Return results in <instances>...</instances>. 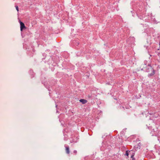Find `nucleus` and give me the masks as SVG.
<instances>
[{
  "mask_svg": "<svg viewBox=\"0 0 160 160\" xmlns=\"http://www.w3.org/2000/svg\"><path fill=\"white\" fill-rule=\"evenodd\" d=\"M80 101L81 102L82 104H85L87 102V101L84 99H81Z\"/></svg>",
  "mask_w": 160,
  "mask_h": 160,
  "instance_id": "2",
  "label": "nucleus"
},
{
  "mask_svg": "<svg viewBox=\"0 0 160 160\" xmlns=\"http://www.w3.org/2000/svg\"><path fill=\"white\" fill-rule=\"evenodd\" d=\"M127 155H128V153H127Z\"/></svg>",
  "mask_w": 160,
  "mask_h": 160,
  "instance_id": "6",
  "label": "nucleus"
},
{
  "mask_svg": "<svg viewBox=\"0 0 160 160\" xmlns=\"http://www.w3.org/2000/svg\"><path fill=\"white\" fill-rule=\"evenodd\" d=\"M66 151L67 153L68 154L69 153V150L68 147H66Z\"/></svg>",
  "mask_w": 160,
  "mask_h": 160,
  "instance_id": "3",
  "label": "nucleus"
},
{
  "mask_svg": "<svg viewBox=\"0 0 160 160\" xmlns=\"http://www.w3.org/2000/svg\"><path fill=\"white\" fill-rule=\"evenodd\" d=\"M16 8V10L18 11V6H15Z\"/></svg>",
  "mask_w": 160,
  "mask_h": 160,
  "instance_id": "4",
  "label": "nucleus"
},
{
  "mask_svg": "<svg viewBox=\"0 0 160 160\" xmlns=\"http://www.w3.org/2000/svg\"><path fill=\"white\" fill-rule=\"evenodd\" d=\"M74 152H75V153H76L77 151H74Z\"/></svg>",
  "mask_w": 160,
  "mask_h": 160,
  "instance_id": "5",
  "label": "nucleus"
},
{
  "mask_svg": "<svg viewBox=\"0 0 160 160\" xmlns=\"http://www.w3.org/2000/svg\"><path fill=\"white\" fill-rule=\"evenodd\" d=\"M19 23L20 25V30L22 31L23 29H26V27H25V25L23 23L21 22L20 20L19 21Z\"/></svg>",
  "mask_w": 160,
  "mask_h": 160,
  "instance_id": "1",
  "label": "nucleus"
}]
</instances>
